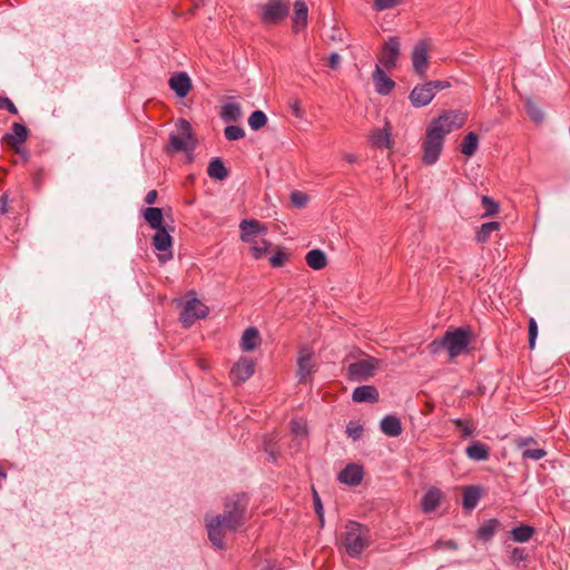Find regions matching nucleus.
<instances>
[{"mask_svg":"<svg viewBox=\"0 0 570 570\" xmlns=\"http://www.w3.org/2000/svg\"><path fill=\"white\" fill-rule=\"evenodd\" d=\"M400 0H375L373 9L376 11H383L395 7Z\"/></svg>","mask_w":570,"mask_h":570,"instance_id":"nucleus-49","label":"nucleus"},{"mask_svg":"<svg viewBox=\"0 0 570 570\" xmlns=\"http://www.w3.org/2000/svg\"><path fill=\"white\" fill-rule=\"evenodd\" d=\"M532 441H533L532 439H522L519 441L518 446L523 448V446L528 445L529 443H531Z\"/></svg>","mask_w":570,"mask_h":570,"instance_id":"nucleus-61","label":"nucleus"},{"mask_svg":"<svg viewBox=\"0 0 570 570\" xmlns=\"http://www.w3.org/2000/svg\"><path fill=\"white\" fill-rule=\"evenodd\" d=\"M401 55V41L399 37H389L383 46L379 56L380 66L387 70L396 67L397 60Z\"/></svg>","mask_w":570,"mask_h":570,"instance_id":"nucleus-9","label":"nucleus"},{"mask_svg":"<svg viewBox=\"0 0 570 570\" xmlns=\"http://www.w3.org/2000/svg\"><path fill=\"white\" fill-rule=\"evenodd\" d=\"M289 428L291 433L293 434L292 448L298 450L302 445V441H304L307 435L306 424L302 420H292Z\"/></svg>","mask_w":570,"mask_h":570,"instance_id":"nucleus-26","label":"nucleus"},{"mask_svg":"<svg viewBox=\"0 0 570 570\" xmlns=\"http://www.w3.org/2000/svg\"><path fill=\"white\" fill-rule=\"evenodd\" d=\"M428 347L432 354H438L443 348L446 350L444 335L441 338L432 341Z\"/></svg>","mask_w":570,"mask_h":570,"instance_id":"nucleus-51","label":"nucleus"},{"mask_svg":"<svg viewBox=\"0 0 570 570\" xmlns=\"http://www.w3.org/2000/svg\"><path fill=\"white\" fill-rule=\"evenodd\" d=\"M255 372V362L248 357H242L230 370V379L235 384L247 381Z\"/></svg>","mask_w":570,"mask_h":570,"instance_id":"nucleus-14","label":"nucleus"},{"mask_svg":"<svg viewBox=\"0 0 570 570\" xmlns=\"http://www.w3.org/2000/svg\"><path fill=\"white\" fill-rule=\"evenodd\" d=\"M434 98L432 88L429 82L415 86L410 92L409 99L415 108L424 107L429 105Z\"/></svg>","mask_w":570,"mask_h":570,"instance_id":"nucleus-15","label":"nucleus"},{"mask_svg":"<svg viewBox=\"0 0 570 570\" xmlns=\"http://www.w3.org/2000/svg\"><path fill=\"white\" fill-rule=\"evenodd\" d=\"M380 366V360L373 356L352 362L346 367V379L353 382L367 381L374 376Z\"/></svg>","mask_w":570,"mask_h":570,"instance_id":"nucleus-6","label":"nucleus"},{"mask_svg":"<svg viewBox=\"0 0 570 570\" xmlns=\"http://www.w3.org/2000/svg\"><path fill=\"white\" fill-rule=\"evenodd\" d=\"M340 482L348 485H358L363 480V469L355 463L347 464L338 474Z\"/></svg>","mask_w":570,"mask_h":570,"instance_id":"nucleus-19","label":"nucleus"},{"mask_svg":"<svg viewBox=\"0 0 570 570\" xmlns=\"http://www.w3.org/2000/svg\"><path fill=\"white\" fill-rule=\"evenodd\" d=\"M168 258H171V253L169 254ZM159 259H160L161 262H165V261L167 259V257H166L165 255H160V256H159Z\"/></svg>","mask_w":570,"mask_h":570,"instance_id":"nucleus-63","label":"nucleus"},{"mask_svg":"<svg viewBox=\"0 0 570 570\" xmlns=\"http://www.w3.org/2000/svg\"><path fill=\"white\" fill-rule=\"evenodd\" d=\"M308 8L305 1L296 0L294 2V14L292 18V30L294 33L304 31L307 27Z\"/></svg>","mask_w":570,"mask_h":570,"instance_id":"nucleus-17","label":"nucleus"},{"mask_svg":"<svg viewBox=\"0 0 570 570\" xmlns=\"http://www.w3.org/2000/svg\"><path fill=\"white\" fill-rule=\"evenodd\" d=\"M313 503H314L315 512L320 519V523H321V525H323L324 524V509H323L321 498L315 490H313Z\"/></svg>","mask_w":570,"mask_h":570,"instance_id":"nucleus-47","label":"nucleus"},{"mask_svg":"<svg viewBox=\"0 0 570 570\" xmlns=\"http://www.w3.org/2000/svg\"><path fill=\"white\" fill-rule=\"evenodd\" d=\"M481 499V491L478 487H466L463 490L462 505L466 510L474 509Z\"/></svg>","mask_w":570,"mask_h":570,"instance_id":"nucleus-30","label":"nucleus"},{"mask_svg":"<svg viewBox=\"0 0 570 570\" xmlns=\"http://www.w3.org/2000/svg\"><path fill=\"white\" fill-rule=\"evenodd\" d=\"M525 110L533 121L541 122L543 120V111L533 101L528 100L525 102Z\"/></svg>","mask_w":570,"mask_h":570,"instance_id":"nucleus-41","label":"nucleus"},{"mask_svg":"<svg viewBox=\"0 0 570 570\" xmlns=\"http://www.w3.org/2000/svg\"><path fill=\"white\" fill-rule=\"evenodd\" d=\"M341 62V56L337 52H333L328 57V66L333 69L337 68Z\"/></svg>","mask_w":570,"mask_h":570,"instance_id":"nucleus-57","label":"nucleus"},{"mask_svg":"<svg viewBox=\"0 0 570 570\" xmlns=\"http://www.w3.org/2000/svg\"><path fill=\"white\" fill-rule=\"evenodd\" d=\"M291 202L297 208H302V207L306 206V204L308 202V197L304 193L294 191V193L291 194Z\"/></svg>","mask_w":570,"mask_h":570,"instance_id":"nucleus-48","label":"nucleus"},{"mask_svg":"<svg viewBox=\"0 0 570 570\" xmlns=\"http://www.w3.org/2000/svg\"><path fill=\"white\" fill-rule=\"evenodd\" d=\"M373 81L376 91L380 95H389L395 87V82L386 76L385 71L380 65H376L373 72Z\"/></svg>","mask_w":570,"mask_h":570,"instance_id":"nucleus-20","label":"nucleus"},{"mask_svg":"<svg viewBox=\"0 0 570 570\" xmlns=\"http://www.w3.org/2000/svg\"><path fill=\"white\" fill-rule=\"evenodd\" d=\"M372 144L375 146H385L386 148L391 147V140L389 134L383 130H376L371 137Z\"/></svg>","mask_w":570,"mask_h":570,"instance_id":"nucleus-42","label":"nucleus"},{"mask_svg":"<svg viewBox=\"0 0 570 570\" xmlns=\"http://www.w3.org/2000/svg\"><path fill=\"white\" fill-rule=\"evenodd\" d=\"M225 138L229 141L238 140L245 137V130L235 125H229L224 130Z\"/></svg>","mask_w":570,"mask_h":570,"instance_id":"nucleus-39","label":"nucleus"},{"mask_svg":"<svg viewBox=\"0 0 570 570\" xmlns=\"http://www.w3.org/2000/svg\"><path fill=\"white\" fill-rule=\"evenodd\" d=\"M168 85L179 98L186 97L191 89V80L189 76L184 71L174 73L169 78Z\"/></svg>","mask_w":570,"mask_h":570,"instance_id":"nucleus-18","label":"nucleus"},{"mask_svg":"<svg viewBox=\"0 0 570 570\" xmlns=\"http://www.w3.org/2000/svg\"><path fill=\"white\" fill-rule=\"evenodd\" d=\"M250 238H252V240L247 242L248 244H250V247L258 245L261 243V239H258V237H250Z\"/></svg>","mask_w":570,"mask_h":570,"instance_id":"nucleus-62","label":"nucleus"},{"mask_svg":"<svg viewBox=\"0 0 570 570\" xmlns=\"http://www.w3.org/2000/svg\"><path fill=\"white\" fill-rule=\"evenodd\" d=\"M478 146H479L478 135L474 131H470L469 134H466L463 137V139L460 144V151L463 155L471 157L475 154Z\"/></svg>","mask_w":570,"mask_h":570,"instance_id":"nucleus-33","label":"nucleus"},{"mask_svg":"<svg viewBox=\"0 0 570 570\" xmlns=\"http://www.w3.org/2000/svg\"><path fill=\"white\" fill-rule=\"evenodd\" d=\"M500 527V521L498 519H490L487 522H484L480 528L478 529V538L484 542H488L492 540L494 534L497 533L498 529Z\"/></svg>","mask_w":570,"mask_h":570,"instance_id":"nucleus-31","label":"nucleus"},{"mask_svg":"<svg viewBox=\"0 0 570 570\" xmlns=\"http://www.w3.org/2000/svg\"><path fill=\"white\" fill-rule=\"evenodd\" d=\"M435 549L458 550V543L454 540H438Z\"/></svg>","mask_w":570,"mask_h":570,"instance_id":"nucleus-55","label":"nucleus"},{"mask_svg":"<svg viewBox=\"0 0 570 570\" xmlns=\"http://www.w3.org/2000/svg\"><path fill=\"white\" fill-rule=\"evenodd\" d=\"M379 391L373 385H362L354 389L352 400L356 403H374L379 401Z\"/></svg>","mask_w":570,"mask_h":570,"instance_id":"nucleus-21","label":"nucleus"},{"mask_svg":"<svg viewBox=\"0 0 570 570\" xmlns=\"http://www.w3.org/2000/svg\"><path fill=\"white\" fill-rule=\"evenodd\" d=\"M196 147V139L193 135L191 126L186 119H179L177 131L169 135V145L166 147L168 153L191 151Z\"/></svg>","mask_w":570,"mask_h":570,"instance_id":"nucleus-3","label":"nucleus"},{"mask_svg":"<svg viewBox=\"0 0 570 570\" xmlns=\"http://www.w3.org/2000/svg\"><path fill=\"white\" fill-rule=\"evenodd\" d=\"M271 246V243L264 238H261V243L258 245L252 246L250 250L253 254V257L255 259H261L266 254Z\"/></svg>","mask_w":570,"mask_h":570,"instance_id":"nucleus-43","label":"nucleus"},{"mask_svg":"<svg viewBox=\"0 0 570 570\" xmlns=\"http://www.w3.org/2000/svg\"><path fill=\"white\" fill-rule=\"evenodd\" d=\"M538 336V324L533 317L529 320V348L535 347V340Z\"/></svg>","mask_w":570,"mask_h":570,"instance_id":"nucleus-45","label":"nucleus"},{"mask_svg":"<svg viewBox=\"0 0 570 570\" xmlns=\"http://www.w3.org/2000/svg\"><path fill=\"white\" fill-rule=\"evenodd\" d=\"M453 424L460 431L461 438L463 439L472 436L475 431V428L469 421L465 420L454 419Z\"/></svg>","mask_w":570,"mask_h":570,"instance_id":"nucleus-38","label":"nucleus"},{"mask_svg":"<svg viewBox=\"0 0 570 570\" xmlns=\"http://www.w3.org/2000/svg\"><path fill=\"white\" fill-rule=\"evenodd\" d=\"M306 264L315 269L320 271L324 268L327 264L326 255L321 249H312L305 256Z\"/></svg>","mask_w":570,"mask_h":570,"instance_id":"nucleus-32","label":"nucleus"},{"mask_svg":"<svg viewBox=\"0 0 570 570\" xmlns=\"http://www.w3.org/2000/svg\"><path fill=\"white\" fill-rule=\"evenodd\" d=\"M220 118L226 122L238 121L242 118V109L238 102H226L222 106Z\"/></svg>","mask_w":570,"mask_h":570,"instance_id":"nucleus-29","label":"nucleus"},{"mask_svg":"<svg viewBox=\"0 0 570 570\" xmlns=\"http://www.w3.org/2000/svg\"><path fill=\"white\" fill-rule=\"evenodd\" d=\"M342 544L351 558H357L370 544V531L355 521H348L342 534Z\"/></svg>","mask_w":570,"mask_h":570,"instance_id":"nucleus-2","label":"nucleus"},{"mask_svg":"<svg viewBox=\"0 0 570 570\" xmlns=\"http://www.w3.org/2000/svg\"><path fill=\"white\" fill-rule=\"evenodd\" d=\"M471 330L465 327L448 330L444 333L445 346L451 360L458 357L466 350L471 342Z\"/></svg>","mask_w":570,"mask_h":570,"instance_id":"nucleus-7","label":"nucleus"},{"mask_svg":"<svg viewBox=\"0 0 570 570\" xmlns=\"http://www.w3.org/2000/svg\"><path fill=\"white\" fill-rule=\"evenodd\" d=\"M28 129L24 125L14 122L11 127V132L4 135L3 140L17 154L21 155L24 161H28L29 156L21 145L27 140Z\"/></svg>","mask_w":570,"mask_h":570,"instance_id":"nucleus-11","label":"nucleus"},{"mask_svg":"<svg viewBox=\"0 0 570 570\" xmlns=\"http://www.w3.org/2000/svg\"><path fill=\"white\" fill-rule=\"evenodd\" d=\"M142 215L145 220L148 223V225L154 228L158 229L161 227H165L163 225L164 222V215L163 210L158 207H147L142 210Z\"/></svg>","mask_w":570,"mask_h":570,"instance_id":"nucleus-28","label":"nucleus"},{"mask_svg":"<svg viewBox=\"0 0 570 570\" xmlns=\"http://www.w3.org/2000/svg\"><path fill=\"white\" fill-rule=\"evenodd\" d=\"M289 13L288 0H268L259 6V19L264 26L279 24Z\"/></svg>","mask_w":570,"mask_h":570,"instance_id":"nucleus-5","label":"nucleus"},{"mask_svg":"<svg viewBox=\"0 0 570 570\" xmlns=\"http://www.w3.org/2000/svg\"><path fill=\"white\" fill-rule=\"evenodd\" d=\"M207 174L210 178L224 180L228 176V170L220 158H214L207 167Z\"/></svg>","mask_w":570,"mask_h":570,"instance_id":"nucleus-34","label":"nucleus"},{"mask_svg":"<svg viewBox=\"0 0 570 570\" xmlns=\"http://www.w3.org/2000/svg\"><path fill=\"white\" fill-rule=\"evenodd\" d=\"M501 224L499 222H489L482 224L475 234V240L481 244L487 243L490 239L491 234L499 230Z\"/></svg>","mask_w":570,"mask_h":570,"instance_id":"nucleus-36","label":"nucleus"},{"mask_svg":"<svg viewBox=\"0 0 570 570\" xmlns=\"http://www.w3.org/2000/svg\"><path fill=\"white\" fill-rule=\"evenodd\" d=\"M465 454L473 461H485L490 456L489 446L481 442H473L465 449Z\"/></svg>","mask_w":570,"mask_h":570,"instance_id":"nucleus-27","label":"nucleus"},{"mask_svg":"<svg viewBox=\"0 0 570 570\" xmlns=\"http://www.w3.org/2000/svg\"><path fill=\"white\" fill-rule=\"evenodd\" d=\"M344 159L350 163V164H354L357 161V156L354 155V154H344Z\"/></svg>","mask_w":570,"mask_h":570,"instance_id":"nucleus-60","label":"nucleus"},{"mask_svg":"<svg viewBox=\"0 0 570 570\" xmlns=\"http://www.w3.org/2000/svg\"><path fill=\"white\" fill-rule=\"evenodd\" d=\"M428 82H429V86L432 88V91L434 95L438 91L450 87V82L445 81V80H432V81H428Z\"/></svg>","mask_w":570,"mask_h":570,"instance_id":"nucleus-54","label":"nucleus"},{"mask_svg":"<svg viewBox=\"0 0 570 570\" xmlns=\"http://www.w3.org/2000/svg\"><path fill=\"white\" fill-rule=\"evenodd\" d=\"M248 498L240 493L227 498L224 503V511L213 518H206L208 538L217 549L225 548L224 538L227 533L236 532L246 521Z\"/></svg>","mask_w":570,"mask_h":570,"instance_id":"nucleus-1","label":"nucleus"},{"mask_svg":"<svg viewBox=\"0 0 570 570\" xmlns=\"http://www.w3.org/2000/svg\"><path fill=\"white\" fill-rule=\"evenodd\" d=\"M482 207L484 208L483 217L493 216L499 210V205L489 196H482L481 198Z\"/></svg>","mask_w":570,"mask_h":570,"instance_id":"nucleus-40","label":"nucleus"},{"mask_svg":"<svg viewBox=\"0 0 570 570\" xmlns=\"http://www.w3.org/2000/svg\"><path fill=\"white\" fill-rule=\"evenodd\" d=\"M0 109H6L8 112L12 115L18 114V109L14 104L8 98L0 95Z\"/></svg>","mask_w":570,"mask_h":570,"instance_id":"nucleus-50","label":"nucleus"},{"mask_svg":"<svg viewBox=\"0 0 570 570\" xmlns=\"http://www.w3.org/2000/svg\"><path fill=\"white\" fill-rule=\"evenodd\" d=\"M381 431L391 438H396L402 433V424L395 415H386L380 422Z\"/></svg>","mask_w":570,"mask_h":570,"instance_id":"nucleus-23","label":"nucleus"},{"mask_svg":"<svg viewBox=\"0 0 570 570\" xmlns=\"http://www.w3.org/2000/svg\"><path fill=\"white\" fill-rule=\"evenodd\" d=\"M267 122V117L262 110H255L248 118V125L253 130H258Z\"/></svg>","mask_w":570,"mask_h":570,"instance_id":"nucleus-37","label":"nucleus"},{"mask_svg":"<svg viewBox=\"0 0 570 570\" xmlns=\"http://www.w3.org/2000/svg\"><path fill=\"white\" fill-rule=\"evenodd\" d=\"M430 40L423 39L415 43L412 51V65L416 75L424 77L429 68Z\"/></svg>","mask_w":570,"mask_h":570,"instance_id":"nucleus-12","label":"nucleus"},{"mask_svg":"<svg viewBox=\"0 0 570 570\" xmlns=\"http://www.w3.org/2000/svg\"><path fill=\"white\" fill-rule=\"evenodd\" d=\"M153 246L159 252L170 250L173 246V239L166 227L156 229L153 237Z\"/></svg>","mask_w":570,"mask_h":570,"instance_id":"nucleus-25","label":"nucleus"},{"mask_svg":"<svg viewBox=\"0 0 570 570\" xmlns=\"http://www.w3.org/2000/svg\"><path fill=\"white\" fill-rule=\"evenodd\" d=\"M208 314V307L198 298H190L186 302L180 314V322L184 327H190L196 320L204 318Z\"/></svg>","mask_w":570,"mask_h":570,"instance_id":"nucleus-10","label":"nucleus"},{"mask_svg":"<svg viewBox=\"0 0 570 570\" xmlns=\"http://www.w3.org/2000/svg\"><path fill=\"white\" fill-rule=\"evenodd\" d=\"M465 122V115L455 110H445L438 118L433 119L426 129L441 136L442 139L455 129L461 128Z\"/></svg>","mask_w":570,"mask_h":570,"instance_id":"nucleus-4","label":"nucleus"},{"mask_svg":"<svg viewBox=\"0 0 570 570\" xmlns=\"http://www.w3.org/2000/svg\"><path fill=\"white\" fill-rule=\"evenodd\" d=\"M444 139L426 129L425 137L422 140V163L424 165H434L443 150Z\"/></svg>","mask_w":570,"mask_h":570,"instance_id":"nucleus-8","label":"nucleus"},{"mask_svg":"<svg viewBox=\"0 0 570 570\" xmlns=\"http://www.w3.org/2000/svg\"><path fill=\"white\" fill-rule=\"evenodd\" d=\"M534 534V528L528 524H521L510 531L513 541L519 543L528 542Z\"/></svg>","mask_w":570,"mask_h":570,"instance_id":"nucleus-35","label":"nucleus"},{"mask_svg":"<svg viewBox=\"0 0 570 570\" xmlns=\"http://www.w3.org/2000/svg\"><path fill=\"white\" fill-rule=\"evenodd\" d=\"M289 106H291V109H292L293 114L295 115V117H297V118L303 117V110L301 108V102L298 99L293 100L289 104Z\"/></svg>","mask_w":570,"mask_h":570,"instance_id":"nucleus-56","label":"nucleus"},{"mask_svg":"<svg viewBox=\"0 0 570 570\" xmlns=\"http://www.w3.org/2000/svg\"><path fill=\"white\" fill-rule=\"evenodd\" d=\"M0 203H1V207H0L1 213L8 214L9 208H8V195L7 194H2V196L0 198Z\"/></svg>","mask_w":570,"mask_h":570,"instance_id":"nucleus-59","label":"nucleus"},{"mask_svg":"<svg viewBox=\"0 0 570 570\" xmlns=\"http://www.w3.org/2000/svg\"><path fill=\"white\" fill-rule=\"evenodd\" d=\"M346 434L353 440H358L363 434V426L361 424L350 422L346 428Z\"/></svg>","mask_w":570,"mask_h":570,"instance_id":"nucleus-46","label":"nucleus"},{"mask_svg":"<svg viewBox=\"0 0 570 570\" xmlns=\"http://www.w3.org/2000/svg\"><path fill=\"white\" fill-rule=\"evenodd\" d=\"M313 355V351L308 347H302L299 350L297 358V376L299 383H306L308 380H311L312 374L315 371Z\"/></svg>","mask_w":570,"mask_h":570,"instance_id":"nucleus-13","label":"nucleus"},{"mask_svg":"<svg viewBox=\"0 0 570 570\" xmlns=\"http://www.w3.org/2000/svg\"><path fill=\"white\" fill-rule=\"evenodd\" d=\"M261 344L259 332L256 327H248L244 331L240 338V348L244 352H252Z\"/></svg>","mask_w":570,"mask_h":570,"instance_id":"nucleus-22","label":"nucleus"},{"mask_svg":"<svg viewBox=\"0 0 570 570\" xmlns=\"http://www.w3.org/2000/svg\"><path fill=\"white\" fill-rule=\"evenodd\" d=\"M286 261V254H284L282 250H278L276 254H274L269 258V263L273 267H281L284 265Z\"/></svg>","mask_w":570,"mask_h":570,"instance_id":"nucleus-53","label":"nucleus"},{"mask_svg":"<svg viewBox=\"0 0 570 570\" xmlns=\"http://www.w3.org/2000/svg\"><path fill=\"white\" fill-rule=\"evenodd\" d=\"M0 476L6 478L7 474L0 469Z\"/></svg>","mask_w":570,"mask_h":570,"instance_id":"nucleus-64","label":"nucleus"},{"mask_svg":"<svg viewBox=\"0 0 570 570\" xmlns=\"http://www.w3.org/2000/svg\"><path fill=\"white\" fill-rule=\"evenodd\" d=\"M239 229L243 242H250V237H258L267 233V227L256 219H243Z\"/></svg>","mask_w":570,"mask_h":570,"instance_id":"nucleus-16","label":"nucleus"},{"mask_svg":"<svg viewBox=\"0 0 570 570\" xmlns=\"http://www.w3.org/2000/svg\"><path fill=\"white\" fill-rule=\"evenodd\" d=\"M528 558V554L525 553V550L523 548H513L510 554L511 562H520L524 561Z\"/></svg>","mask_w":570,"mask_h":570,"instance_id":"nucleus-52","label":"nucleus"},{"mask_svg":"<svg viewBox=\"0 0 570 570\" xmlns=\"http://www.w3.org/2000/svg\"><path fill=\"white\" fill-rule=\"evenodd\" d=\"M157 197H158L157 190H155V189L149 190L145 197V203L148 205H153L157 200Z\"/></svg>","mask_w":570,"mask_h":570,"instance_id":"nucleus-58","label":"nucleus"},{"mask_svg":"<svg viewBox=\"0 0 570 570\" xmlns=\"http://www.w3.org/2000/svg\"><path fill=\"white\" fill-rule=\"evenodd\" d=\"M547 455L543 449H527L522 452L523 460L539 461Z\"/></svg>","mask_w":570,"mask_h":570,"instance_id":"nucleus-44","label":"nucleus"},{"mask_svg":"<svg viewBox=\"0 0 570 570\" xmlns=\"http://www.w3.org/2000/svg\"><path fill=\"white\" fill-rule=\"evenodd\" d=\"M442 498V493L436 488L429 489L421 501L422 510L425 513L433 512L440 504Z\"/></svg>","mask_w":570,"mask_h":570,"instance_id":"nucleus-24","label":"nucleus"}]
</instances>
